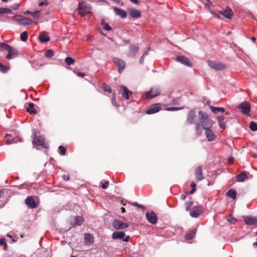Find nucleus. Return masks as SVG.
<instances>
[{
	"instance_id": "nucleus-1",
	"label": "nucleus",
	"mask_w": 257,
	"mask_h": 257,
	"mask_svg": "<svg viewBox=\"0 0 257 257\" xmlns=\"http://www.w3.org/2000/svg\"><path fill=\"white\" fill-rule=\"evenodd\" d=\"M197 124H199L203 129L211 127L212 125V120L209 118L207 113L200 110L199 111V121Z\"/></svg>"
},
{
	"instance_id": "nucleus-2",
	"label": "nucleus",
	"mask_w": 257,
	"mask_h": 257,
	"mask_svg": "<svg viewBox=\"0 0 257 257\" xmlns=\"http://www.w3.org/2000/svg\"><path fill=\"white\" fill-rule=\"evenodd\" d=\"M0 48L8 51V54L6 56V58L8 60L14 58L19 55V52L17 49L6 43H0Z\"/></svg>"
},
{
	"instance_id": "nucleus-3",
	"label": "nucleus",
	"mask_w": 257,
	"mask_h": 257,
	"mask_svg": "<svg viewBox=\"0 0 257 257\" xmlns=\"http://www.w3.org/2000/svg\"><path fill=\"white\" fill-rule=\"evenodd\" d=\"M210 12L214 16V17L217 19H220L219 14H221L223 17L229 19H231L233 15V12L231 9L228 7L226 8L225 10L219 11L218 14L215 13V12L211 10L210 11Z\"/></svg>"
},
{
	"instance_id": "nucleus-4",
	"label": "nucleus",
	"mask_w": 257,
	"mask_h": 257,
	"mask_svg": "<svg viewBox=\"0 0 257 257\" xmlns=\"http://www.w3.org/2000/svg\"><path fill=\"white\" fill-rule=\"evenodd\" d=\"M78 14L81 17H83L87 14H88L90 11V7L87 6L84 2L79 3L78 8Z\"/></svg>"
},
{
	"instance_id": "nucleus-5",
	"label": "nucleus",
	"mask_w": 257,
	"mask_h": 257,
	"mask_svg": "<svg viewBox=\"0 0 257 257\" xmlns=\"http://www.w3.org/2000/svg\"><path fill=\"white\" fill-rule=\"evenodd\" d=\"M197 116L196 114V112L194 110H190L187 115L186 121L188 124H195L197 123Z\"/></svg>"
},
{
	"instance_id": "nucleus-6",
	"label": "nucleus",
	"mask_w": 257,
	"mask_h": 257,
	"mask_svg": "<svg viewBox=\"0 0 257 257\" xmlns=\"http://www.w3.org/2000/svg\"><path fill=\"white\" fill-rule=\"evenodd\" d=\"M34 138L33 141V144L37 146H42L44 148H47V145L45 143V139L43 137H36V134H34Z\"/></svg>"
},
{
	"instance_id": "nucleus-7",
	"label": "nucleus",
	"mask_w": 257,
	"mask_h": 257,
	"mask_svg": "<svg viewBox=\"0 0 257 257\" xmlns=\"http://www.w3.org/2000/svg\"><path fill=\"white\" fill-rule=\"evenodd\" d=\"M238 108L240 109L243 113L248 114L250 110V105L249 102L245 101L239 104L238 105Z\"/></svg>"
},
{
	"instance_id": "nucleus-8",
	"label": "nucleus",
	"mask_w": 257,
	"mask_h": 257,
	"mask_svg": "<svg viewBox=\"0 0 257 257\" xmlns=\"http://www.w3.org/2000/svg\"><path fill=\"white\" fill-rule=\"evenodd\" d=\"M242 218L246 225L257 226V217L251 216H243Z\"/></svg>"
},
{
	"instance_id": "nucleus-9",
	"label": "nucleus",
	"mask_w": 257,
	"mask_h": 257,
	"mask_svg": "<svg viewBox=\"0 0 257 257\" xmlns=\"http://www.w3.org/2000/svg\"><path fill=\"white\" fill-rule=\"evenodd\" d=\"M208 65L216 70H221L226 68V66L221 63L215 62L212 61H208Z\"/></svg>"
},
{
	"instance_id": "nucleus-10",
	"label": "nucleus",
	"mask_w": 257,
	"mask_h": 257,
	"mask_svg": "<svg viewBox=\"0 0 257 257\" xmlns=\"http://www.w3.org/2000/svg\"><path fill=\"white\" fill-rule=\"evenodd\" d=\"M203 212V208L200 206H195L190 212V215L194 217H198Z\"/></svg>"
},
{
	"instance_id": "nucleus-11",
	"label": "nucleus",
	"mask_w": 257,
	"mask_h": 257,
	"mask_svg": "<svg viewBox=\"0 0 257 257\" xmlns=\"http://www.w3.org/2000/svg\"><path fill=\"white\" fill-rule=\"evenodd\" d=\"M160 94V91L158 88H152L146 93V98L147 99H151L155 97Z\"/></svg>"
},
{
	"instance_id": "nucleus-12",
	"label": "nucleus",
	"mask_w": 257,
	"mask_h": 257,
	"mask_svg": "<svg viewBox=\"0 0 257 257\" xmlns=\"http://www.w3.org/2000/svg\"><path fill=\"white\" fill-rule=\"evenodd\" d=\"M113 227L116 229H123L128 227V224L119 220H115L112 223Z\"/></svg>"
},
{
	"instance_id": "nucleus-13",
	"label": "nucleus",
	"mask_w": 257,
	"mask_h": 257,
	"mask_svg": "<svg viewBox=\"0 0 257 257\" xmlns=\"http://www.w3.org/2000/svg\"><path fill=\"white\" fill-rule=\"evenodd\" d=\"M146 218L148 221L152 224H156L157 222V216L154 212L152 211L150 213L147 212L146 213Z\"/></svg>"
},
{
	"instance_id": "nucleus-14",
	"label": "nucleus",
	"mask_w": 257,
	"mask_h": 257,
	"mask_svg": "<svg viewBox=\"0 0 257 257\" xmlns=\"http://www.w3.org/2000/svg\"><path fill=\"white\" fill-rule=\"evenodd\" d=\"M176 60L188 67L192 66V63L190 62L189 59L184 56H179L177 57Z\"/></svg>"
},
{
	"instance_id": "nucleus-15",
	"label": "nucleus",
	"mask_w": 257,
	"mask_h": 257,
	"mask_svg": "<svg viewBox=\"0 0 257 257\" xmlns=\"http://www.w3.org/2000/svg\"><path fill=\"white\" fill-rule=\"evenodd\" d=\"M130 16L132 18H139L141 17L142 14L140 11L133 8L127 9Z\"/></svg>"
},
{
	"instance_id": "nucleus-16",
	"label": "nucleus",
	"mask_w": 257,
	"mask_h": 257,
	"mask_svg": "<svg viewBox=\"0 0 257 257\" xmlns=\"http://www.w3.org/2000/svg\"><path fill=\"white\" fill-rule=\"evenodd\" d=\"M160 104L156 103L150 106L149 108L147 110L146 113L148 114H153L158 112L161 110Z\"/></svg>"
},
{
	"instance_id": "nucleus-17",
	"label": "nucleus",
	"mask_w": 257,
	"mask_h": 257,
	"mask_svg": "<svg viewBox=\"0 0 257 257\" xmlns=\"http://www.w3.org/2000/svg\"><path fill=\"white\" fill-rule=\"evenodd\" d=\"M84 241L86 245H90L93 244L94 242L93 235L88 233H85L84 234Z\"/></svg>"
},
{
	"instance_id": "nucleus-18",
	"label": "nucleus",
	"mask_w": 257,
	"mask_h": 257,
	"mask_svg": "<svg viewBox=\"0 0 257 257\" xmlns=\"http://www.w3.org/2000/svg\"><path fill=\"white\" fill-rule=\"evenodd\" d=\"M195 176L198 181H201L204 179L202 174V166H199L196 168L195 170Z\"/></svg>"
},
{
	"instance_id": "nucleus-19",
	"label": "nucleus",
	"mask_w": 257,
	"mask_h": 257,
	"mask_svg": "<svg viewBox=\"0 0 257 257\" xmlns=\"http://www.w3.org/2000/svg\"><path fill=\"white\" fill-rule=\"evenodd\" d=\"M119 91L121 92L123 97L125 99H128L129 94H132V92L130 91L127 88L124 86H120Z\"/></svg>"
},
{
	"instance_id": "nucleus-20",
	"label": "nucleus",
	"mask_w": 257,
	"mask_h": 257,
	"mask_svg": "<svg viewBox=\"0 0 257 257\" xmlns=\"http://www.w3.org/2000/svg\"><path fill=\"white\" fill-rule=\"evenodd\" d=\"M114 62L117 65L118 71L119 73H121L124 69L125 63L124 61L119 59V58H114Z\"/></svg>"
},
{
	"instance_id": "nucleus-21",
	"label": "nucleus",
	"mask_w": 257,
	"mask_h": 257,
	"mask_svg": "<svg viewBox=\"0 0 257 257\" xmlns=\"http://www.w3.org/2000/svg\"><path fill=\"white\" fill-rule=\"evenodd\" d=\"M25 203L30 208H35L37 207L36 203L32 196H28L25 200Z\"/></svg>"
},
{
	"instance_id": "nucleus-22",
	"label": "nucleus",
	"mask_w": 257,
	"mask_h": 257,
	"mask_svg": "<svg viewBox=\"0 0 257 257\" xmlns=\"http://www.w3.org/2000/svg\"><path fill=\"white\" fill-rule=\"evenodd\" d=\"M205 135L208 141H213L215 139V135L210 127L205 129Z\"/></svg>"
},
{
	"instance_id": "nucleus-23",
	"label": "nucleus",
	"mask_w": 257,
	"mask_h": 257,
	"mask_svg": "<svg viewBox=\"0 0 257 257\" xmlns=\"http://www.w3.org/2000/svg\"><path fill=\"white\" fill-rule=\"evenodd\" d=\"M113 10L115 14L121 18L124 19L126 17L127 13L124 10L116 7H113Z\"/></svg>"
},
{
	"instance_id": "nucleus-24",
	"label": "nucleus",
	"mask_w": 257,
	"mask_h": 257,
	"mask_svg": "<svg viewBox=\"0 0 257 257\" xmlns=\"http://www.w3.org/2000/svg\"><path fill=\"white\" fill-rule=\"evenodd\" d=\"M20 25H29L33 24V22L29 18L22 17L17 20Z\"/></svg>"
},
{
	"instance_id": "nucleus-25",
	"label": "nucleus",
	"mask_w": 257,
	"mask_h": 257,
	"mask_svg": "<svg viewBox=\"0 0 257 257\" xmlns=\"http://www.w3.org/2000/svg\"><path fill=\"white\" fill-rule=\"evenodd\" d=\"M196 229L190 230L185 235V239L187 240H190L193 239L196 234Z\"/></svg>"
},
{
	"instance_id": "nucleus-26",
	"label": "nucleus",
	"mask_w": 257,
	"mask_h": 257,
	"mask_svg": "<svg viewBox=\"0 0 257 257\" xmlns=\"http://www.w3.org/2000/svg\"><path fill=\"white\" fill-rule=\"evenodd\" d=\"M26 111L29 113L33 114H35L37 113V110L34 108V104L32 102L28 103V105L26 107Z\"/></svg>"
},
{
	"instance_id": "nucleus-27",
	"label": "nucleus",
	"mask_w": 257,
	"mask_h": 257,
	"mask_svg": "<svg viewBox=\"0 0 257 257\" xmlns=\"http://www.w3.org/2000/svg\"><path fill=\"white\" fill-rule=\"evenodd\" d=\"M139 47L138 45H132L130 47V55L134 56L139 51Z\"/></svg>"
},
{
	"instance_id": "nucleus-28",
	"label": "nucleus",
	"mask_w": 257,
	"mask_h": 257,
	"mask_svg": "<svg viewBox=\"0 0 257 257\" xmlns=\"http://www.w3.org/2000/svg\"><path fill=\"white\" fill-rule=\"evenodd\" d=\"M125 236V233L122 231L114 232L112 234L113 239H122Z\"/></svg>"
},
{
	"instance_id": "nucleus-29",
	"label": "nucleus",
	"mask_w": 257,
	"mask_h": 257,
	"mask_svg": "<svg viewBox=\"0 0 257 257\" xmlns=\"http://www.w3.org/2000/svg\"><path fill=\"white\" fill-rule=\"evenodd\" d=\"M236 178L238 182H243L247 179V176L245 171H242L236 176Z\"/></svg>"
},
{
	"instance_id": "nucleus-30",
	"label": "nucleus",
	"mask_w": 257,
	"mask_h": 257,
	"mask_svg": "<svg viewBox=\"0 0 257 257\" xmlns=\"http://www.w3.org/2000/svg\"><path fill=\"white\" fill-rule=\"evenodd\" d=\"M217 119L220 127L224 129L225 128V117L223 116H219L217 117Z\"/></svg>"
},
{
	"instance_id": "nucleus-31",
	"label": "nucleus",
	"mask_w": 257,
	"mask_h": 257,
	"mask_svg": "<svg viewBox=\"0 0 257 257\" xmlns=\"http://www.w3.org/2000/svg\"><path fill=\"white\" fill-rule=\"evenodd\" d=\"M39 40L41 42L46 43L50 40V37L46 35L44 33H41L39 36Z\"/></svg>"
},
{
	"instance_id": "nucleus-32",
	"label": "nucleus",
	"mask_w": 257,
	"mask_h": 257,
	"mask_svg": "<svg viewBox=\"0 0 257 257\" xmlns=\"http://www.w3.org/2000/svg\"><path fill=\"white\" fill-rule=\"evenodd\" d=\"M236 191L232 189H229L226 193V195L227 196L233 199H235L236 198Z\"/></svg>"
},
{
	"instance_id": "nucleus-33",
	"label": "nucleus",
	"mask_w": 257,
	"mask_h": 257,
	"mask_svg": "<svg viewBox=\"0 0 257 257\" xmlns=\"http://www.w3.org/2000/svg\"><path fill=\"white\" fill-rule=\"evenodd\" d=\"M210 108L214 113H217L219 112H224L225 111V109L223 107H215L214 106H211Z\"/></svg>"
},
{
	"instance_id": "nucleus-34",
	"label": "nucleus",
	"mask_w": 257,
	"mask_h": 257,
	"mask_svg": "<svg viewBox=\"0 0 257 257\" xmlns=\"http://www.w3.org/2000/svg\"><path fill=\"white\" fill-rule=\"evenodd\" d=\"M84 221L83 218L81 216H76L75 217V224L76 225H80Z\"/></svg>"
},
{
	"instance_id": "nucleus-35",
	"label": "nucleus",
	"mask_w": 257,
	"mask_h": 257,
	"mask_svg": "<svg viewBox=\"0 0 257 257\" xmlns=\"http://www.w3.org/2000/svg\"><path fill=\"white\" fill-rule=\"evenodd\" d=\"M28 34L27 31H24L20 35L21 39L22 41L25 42L27 40Z\"/></svg>"
},
{
	"instance_id": "nucleus-36",
	"label": "nucleus",
	"mask_w": 257,
	"mask_h": 257,
	"mask_svg": "<svg viewBox=\"0 0 257 257\" xmlns=\"http://www.w3.org/2000/svg\"><path fill=\"white\" fill-rule=\"evenodd\" d=\"M12 13V10L8 8H0V15H3L5 14H10Z\"/></svg>"
},
{
	"instance_id": "nucleus-37",
	"label": "nucleus",
	"mask_w": 257,
	"mask_h": 257,
	"mask_svg": "<svg viewBox=\"0 0 257 257\" xmlns=\"http://www.w3.org/2000/svg\"><path fill=\"white\" fill-rule=\"evenodd\" d=\"M193 202L192 201H189L188 202H185V210L186 211H188L190 208L193 206Z\"/></svg>"
},
{
	"instance_id": "nucleus-38",
	"label": "nucleus",
	"mask_w": 257,
	"mask_h": 257,
	"mask_svg": "<svg viewBox=\"0 0 257 257\" xmlns=\"http://www.w3.org/2000/svg\"><path fill=\"white\" fill-rule=\"evenodd\" d=\"M6 142L7 144H10L16 142L14 138H12V139L10 138V136L9 135H7L6 136Z\"/></svg>"
},
{
	"instance_id": "nucleus-39",
	"label": "nucleus",
	"mask_w": 257,
	"mask_h": 257,
	"mask_svg": "<svg viewBox=\"0 0 257 257\" xmlns=\"http://www.w3.org/2000/svg\"><path fill=\"white\" fill-rule=\"evenodd\" d=\"M249 128L252 131H257V123L254 121H251L249 123Z\"/></svg>"
},
{
	"instance_id": "nucleus-40",
	"label": "nucleus",
	"mask_w": 257,
	"mask_h": 257,
	"mask_svg": "<svg viewBox=\"0 0 257 257\" xmlns=\"http://www.w3.org/2000/svg\"><path fill=\"white\" fill-rule=\"evenodd\" d=\"M65 61L68 65H70L75 62L74 60L70 57H68L66 58L65 59Z\"/></svg>"
},
{
	"instance_id": "nucleus-41",
	"label": "nucleus",
	"mask_w": 257,
	"mask_h": 257,
	"mask_svg": "<svg viewBox=\"0 0 257 257\" xmlns=\"http://www.w3.org/2000/svg\"><path fill=\"white\" fill-rule=\"evenodd\" d=\"M45 55L47 58H51L54 55V52L52 50H48L45 52Z\"/></svg>"
},
{
	"instance_id": "nucleus-42",
	"label": "nucleus",
	"mask_w": 257,
	"mask_h": 257,
	"mask_svg": "<svg viewBox=\"0 0 257 257\" xmlns=\"http://www.w3.org/2000/svg\"><path fill=\"white\" fill-rule=\"evenodd\" d=\"M9 67L7 66L3 65L1 63H0V71L3 73H5L7 72L9 70Z\"/></svg>"
},
{
	"instance_id": "nucleus-43",
	"label": "nucleus",
	"mask_w": 257,
	"mask_h": 257,
	"mask_svg": "<svg viewBox=\"0 0 257 257\" xmlns=\"http://www.w3.org/2000/svg\"><path fill=\"white\" fill-rule=\"evenodd\" d=\"M101 24L103 26L104 29L107 31H110L111 28L109 26L108 23H105L104 20L101 21Z\"/></svg>"
},
{
	"instance_id": "nucleus-44",
	"label": "nucleus",
	"mask_w": 257,
	"mask_h": 257,
	"mask_svg": "<svg viewBox=\"0 0 257 257\" xmlns=\"http://www.w3.org/2000/svg\"><path fill=\"white\" fill-rule=\"evenodd\" d=\"M59 150L61 155H65L66 152V148L65 147L60 146L59 147Z\"/></svg>"
},
{
	"instance_id": "nucleus-45",
	"label": "nucleus",
	"mask_w": 257,
	"mask_h": 257,
	"mask_svg": "<svg viewBox=\"0 0 257 257\" xmlns=\"http://www.w3.org/2000/svg\"><path fill=\"white\" fill-rule=\"evenodd\" d=\"M111 103L113 106H118L116 100V94L114 93L112 94Z\"/></svg>"
},
{
	"instance_id": "nucleus-46",
	"label": "nucleus",
	"mask_w": 257,
	"mask_h": 257,
	"mask_svg": "<svg viewBox=\"0 0 257 257\" xmlns=\"http://www.w3.org/2000/svg\"><path fill=\"white\" fill-rule=\"evenodd\" d=\"M201 126H200L199 124H197L196 123V124H195V130H196V132L197 135H201V134L202 133L201 130Z\"/></svg>"
},
{
	"instance_id": "nucleus-47",
	"label": "nucleus",
	"mask_w": 257,
	"mask_h": 257,
	"mask_svg": "<svg viewBox=\"0 0 257 257\" xmlns=\"http://www.w3.org/2000/svg\"><path fill=\"white\" fill-rule=\"evenodd\" d=\"M31 15L34 18H38L40 15V11H35L31 13Z\"/></svg>"
},
{
	"instance_id": "nucleus-48",
	"label": "nucleus",
	"mask_w": 257,
	"mask_h": 257,
	"mask_svg": "<svg viewBox=\"0 0 257 257\" xmlns=\"http://www.w3.org/2000/svg\"><path fill=\"white\" fill-rule=\"evenodd\" d=\"M191 187H192V189L190 192V194H193L196 190V184L194 182H192L191 183Z\"/></svg>"
},
{
	"instance_id": "nucleus-49",
	"label": "nucleus",
	"mask_w": 257,
	"mask_h": 257,
	"mask_svg": "<svg viewBox=\"0 0 257 257\" xmlns=\"http://www.w3.org/2000/svg\"><path fill=\"white\" fill-rule=\"evenodd\" d=\"M182 108V107H168L166 109L168 111H175V110H180Z\"/></svg>"
},
{
	"instance_id": "nucleus-50",
	"label": "nucleus",
	"mask_w": 257,
	"mask_h": 257,
	"mask_svg": "<svg viewBox=\"0 0 257 257\" xmlns=\"http://www.w3.org/2000/svg\"><path fill=\"white\" fill-rule=\"evenodd\" d=\"M103 90L106 92H108L109 93H111V88L108 85H106L103 86Z\"/></svg>"
},
{
	"instance_id": "nucleus-51",
	"label": "nucleus",
	"mask_w": 257,
	"mask_h": 257,
	"mask_svg": "<svg viewBox=\"0 0 257 257\" xmlns=\"http://www.w3.org/2000/svg\"><path fill=\"white\" fill-rule=\"evenodd\" d=\"M131 204V205H134L135 206H137L140 208H142V209L144 208V207L143 205H142L141 204H139L137 202H134V203H132Z\"/></svg>"
},
{
	"instance_id": "nucleus-52",
	"label": "nucleus",
	"mask_w": 257,
	"mask_h": 257,
	"mask_svg": "<svg viewBox=\"0 0 257 257\" xmlns=\"http://www.w3.org/2000/svg\"><path fill=\"white\" fill-rule=\"evenodd\" d=\"M109 184V182L107 181H106L104 183L102 184L101 187L103 189H106L107 187V186Z\"/></svg>"
},
{
	"instance_id": "nucleus-53",
	"label": "nucleus",
	"mask_w": 257,
	"mask_h": 257,
	"mask_svg": "<svg viewBox=\"0 0 257 257\" xmlns=\"http://www.w3.org/2000/svg\"><path fill=\"white\" fill-rule=\"evenodd\" d=\"M204 3L205 7H208L212 4L209 0H205V2H204Z\"/></svg>"
},
{
	"instance_id": "nucleus-54",
	"label": "nucleus",
	"mask_w": 257,
	"mask_h": 257,
	"mask_svg": "<svg viewBox=\"0 0 257 257\" xmlns=\"http://www.w3.org/2000/svg\"><path fill=\"white\" fill-rule=\"evenodd\" d=\"M6 239L5 238H2L0 239V245H3L5 243Z\"/></svg>"
},
{
	"instance_id": "nucleus-55",
	"label": "nucleus",
	"mask_w": 257,
	"mask_h": 257,
	"mask_svg": "<svg viewBox=\"0 0 257 257\" xmlns=\"http://www.w3.org/2000/svg\"><path fill=\"white\" fill-rule=\"evenodd\" d=\"M76 75L79 77H83L84 76V74L83 73L78 72L76 73Z\"/></svg>"
},
{
	"instance_id": "nucleus-56",
	"label": "nucleus",
	"mask_w": 257,
	"mask_h": 257,
	"mask_svg": "<svg viewBox=\"0 0 257 257\" xmlns=\"http://www.w3.org/2000/svg\"><path fill=\"white\" fill-rule=\"evenodd\" d=\"M144 59H145V57H144V56H142V57H141V58L139 60L140 63L142 64L144 62Z\"/></svg>"
},
{
	"instance_id": "nucleus-57",
	"label": "nucleus",
	"mask_w": 257,
	"mask_h": 257,
	"mask_svg": "<svg viewBox=\"0 0 257 257\" xmlns=\"http://www.w3.org/2000/svg\"><path fill=\"white\" fill-rule=\"evenodd\" d=\"M233 158H232V157L228 158V161L229 164L232 163L233 162Z\"/></svg>"
},
{
	"instance_id": "nucleus-58",
	"label": "nucleus",
	"mask_w": 257,
	"mask_h": 257,
	"mask_svg": "<svg viewBox=\"0 0 257 257\" xmlns=\"http://www.w3.org/2000/svg\"><path fill=\"white\" fill-rule=\"evenodd\" d=\"M131 2L135 4L138 5L139 4L138 0H130Z\"/></svg>"
},
{
	"instance_id": "nucleus-59",
	"label": "nucleus",
	"mask_w": 257,
	"mask_h": 257,
	"mask_svg": "<svg viewBox=\"0 0 257 257\" xmlns=\"http://www.w3.org/2000/svg\"><path fill=\"white\" fill-rule=\"evenodd\" d=\"M47 5V4H46V2H44V1H43V2H40V3H39V6H44V5Z\"/></svg>"
},
{
	"instance_id": "nucleus-60",
	"label": "nucleus",
	"mask_w": 257,
	"mask_h": 257,
	"mask_svg": "<svg viewBox=\"0 0 257 257\" xmlns=\"http://www.w3.org/2000/svg\"><path fill=\"white\" fill-rule=\"evenodd\" d=\"M63 178H64V179L66 181H68L69 179V176L68 175V176L64 175L63 176Z\"/></svg>"
},
{
	"instance_id": "nucleus-61",
	"label": "nucleus",
	"mask_w": 257,
	"mask_h": 257,
	"mask_svg": "<svg viewBox=\"0 0 257 257\" xmlns=\"http://www.w3.org/2000/svg\"><path fill=\"white\" fill-rule=\"evenodd\" d=\"M130 239V236H125V237L124 238V239H123V240L124 241H128Z\"/></svg>"
},
{
	"instance_id": "nucleus-62",
	"label": "nucleus",
	"mask_w": 257,
	"mask_h": 257,
	"mask_svg": "<svg viewBox=\"0 0 257 257\" xmlns=\"http://www.w3.org/2000/svg\"><path fill=\"white\" fill-rule=\"evenodd\" d=\"M186 195H183V194H182V195H181V199L182 200H185V198H186Z\"/></svg>"
},
{
	"instance_id": "nucleus-63",
	"label": "nucleus",
	"mask_w": 257,
	"mask_h": 257,
	"mask_svg": "<svg viewBox=\"0 0 257 257\" xmlns=\"http://www.w3.org/2000/svg\"><path fill=\"white\" fill-rule=\"evenodd\" d=\"M228 221H230V222L234 223L236 221V219L232 218L231 220L229 219Z\"/></svg>"
},
{
	"instance_id": "nucleus-64",
	"label": "nucleus",
	"mask_w": 257,
	"mask_h": 257,
	"mask_svg": "<svg viewBox=\"0 0 257 257\" xmlns=\"http://www.w3.org/2000/svg\"><path fill=\"white\" fill-rule=\"evenodd\" d=\"M148 54V52L147 51H145L143 55L142 56H144V57H145L146 56H147V55Z\"/></svg>"
}]
</instances>
